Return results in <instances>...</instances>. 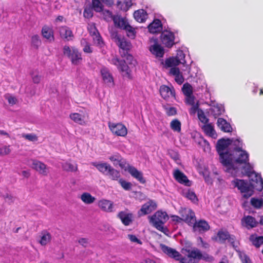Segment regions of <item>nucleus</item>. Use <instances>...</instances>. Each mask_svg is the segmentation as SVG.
<instances>
[{
	"mask_svg": "<svg viewBox=\"0 0 263 263\" xmlns=\"http://www.w3.org/2000/svg\"><path fill=\"white\" fill-rule=\"evenodd\" d=\"M162 250L163 252L167 254L169 257L174 258L177 260H180L181 254L175 249L168 247L165 245H162Z\"/></svg>",
	"mask_w": 263,
	"mask_h": 263,
	"instance_id": "nucleus-23",
	"label": "nucleus"
},
{
	"mask_svg": "<svg viewBox=\"0 0 263 263\" xmlns=\"http://www.w3.org/2000/svg\"><path fill=\"white\" fill-rule=\"evenodd\" d=\"M115 39L117 44L123 51V54H125L126 53H127L131 48L130 43L124 37L119 35H116Z\"/></svg>",
	"mask_w": 263,
	"mask_h": 263,
	"instance_id": "nucleus-15",
	"label": "nucleus"
},
{
	"mask_svg": "<svg viewBox=\"0 0 263 263\" xmlns=\"http://www.w3.org/2000/svg\"><path fill=\"white\" fill-rule=\"evenodd\" d=\"M132 0H120L117 2V7L123 11H127L132 6Z\"/></svg>",
	"mask_w": 263,
	"mask_h": 263,
	"instance_id": "nucleus-34",
	"label": "nucleus"
},
{
	"mask_svg": "<svg viewBox=\"0 0 263 263\" xmlns=\"http://www.w3.org/2000/svg\"><path fill=\"white\" fill-rule=\"evenodd\" d=\"M88 30L90 35L92 36V37L96 36L97 34H99L97 29L93 25H90L88 27Z\"/></svg>",
	"mask_w": 263,
	"mask_h": 263,
	"instance_id": "nucleus-62",
	"label": "nucleus"
},
{
	"mask_svg": "<svg viewBox=\"0 0 263 263\" xmlns=\"http://www.w3.org/2000/svg\"><path fill=\"white\" fill-rule=\"evenodd\" d=\"M81 44L82 46H83V50L84 52L90 53L92 52V50L90 47V45L86 39H83L81 41Z\"/></svg>",
	"mask_w": 263,
	"mask_h": 263,
	"instance_id": "nucleus-46",
	"label": "nucleus"
},
{
	"mask_svg": "<svg viewBox=\"0 0 263 263\" xmlns=\"http://www.w3.org/2000/svg\"><path fill=\"white\" fill-rule=\"evenodd\" d=\"M126 31L127 35L129 37L134 39L136 36L135 28L131 26L129 24L125 29Z\"/></svg>",
	"mask_w": 263,
	"mask_h": 263,
	"instance_id": "nucleus-49",
	"label": "nucleus"
},
{
	"mask_svg": "<svg viewBox=\"0 0 263 263\" xmlns=\"http://www.w3.org/2000/svg\"><path fill=\"white\" fill-rule=\"evenodd\" d=\"M100 72L103 82L107 86L113 87L115 85L114 80L109 70L106 67H103L101 69Z\"/></svg>",
	"mask_w": 263,
	"mask_h": 263,
	"instance_id": "nucleus-13",
	"label": "nucleus"
},
{
	"mask_svg": "<svg viewBox=\"0 0 263 263\" xmlns=\"http://www.w3.org/2000/svg\"><path fill=\"white\" fill-rule=\"evenodd\" d=\"M229 146L232 148H242L244 144L240 138H222L217 141L216 148H228Z\"/></svg>",
	"mask_w": 263,
	"mask_h": 263,
	"instance_id": "nucleus-7",
	"label": "nucleus"
},
{
	"mask_svg": "<svg viewBox=\"0 0 263 263\" xmlns=\"http://www.w3.org/2000/svg\"><path fill=\"white\" fill-rule=\"evenodd\" d=\"M220 163L226 171L233 175L241 168V173L248 177L250 183L254 190L263 189V180L260 174L253 170V165L249 163V154L243 149H217Z\"/></svg>",
	"mask_w": 263,
	"mask_h": 263,
	"instance_id": "nucleus-1",
	"label": "nucleus"
},
{
	"mask_svg": "<svg viewBox=\"0 0 263 263\" xmlns=\"http://www.w3.org/2000/svg\"><path fill=\"white\" fill-rule=\"evenodd\" d=\"M108 127L111 132L118 136L125 137L127 134V129L121 123H108Z\"/></svg>",
	"mask_w": 263,
	"mask_h": 263,
	"instance_id": "nucleus-10",
	"label": "nucleus"
},
{
	"mask_svg": "<svg viewBox=\"0 0 263 263\" xmlns=\"http://www.w3.org/2000/svg\"><path fill=\"white\" fill-rule=\"evenodd\" d=\"M170 127L174 132L179 133L181 131V123L178 119H174L170 123Z\"/></svg>",
	"mask_w": 263,
	"mask_h": 263,
	"instance_id": "nucleus-42",
	"label": "nucleus"
},
{
	"mask_svg": "<svg viewBox=\"0 0 263 263\" xmlns=\"http://www.w3.org/2000/svg\"><path fill=\"white\" fill-rule=\"evenodd\" d=\"M148 30L150 33L154 34L160 32L162 29V25L161 22L158 20H154L148 26Z\"/></svg>",
	"mask_w": 263,
	"mask_h": 263,
	"instance_id": "nucleus-27",
	"label": "nucleus"
},
{
	"mask_svg": "<svg viewBox=\"0 0 263 263\" xmlns=\"http://www.w3.org/2000/svg\"><path fill=\"white\" fill-rule=\"evenodd\" d=\"M250 240L252 244L257 248L263 244V236H261L252 235L250 237Z\"/></svg>",
	"mask_w": 263,
	"mask_h": 263,
	"instance_id": "nucleus-37",
	"label": "nucleus"
},
{
	"mask_svg": "<svg viewBox=\"0 0 263 263\" xmlns=\"http://www.w3.org/2000/svg\"><path fill=\"white\" fill-rule=\"evenodd\" d=\"M251 204L256 208H260L263 205V201L261 199L253 198L251 200Z\"/></svg>",
	"mask_w": 263,
	"mask_h": 263,
	"instance_id": "nucleus-52",
	"label": "nucleus"
},
{
	"mask_svg": "<svg viewBox=\"0 0 263 263\" xmlns=\"http://www.w3.org/2000/svg\"><path fill=\"white\" fill-rule=\"evenodd\" d=\"M51 238V236L49 233L47 231L42 232L40 243L42 246H45L50 242Z\"/></svg>",
	"mask_w": 263,
	"mask_h": 263,
	"instance_id": "nucleus-40",
	"label": "nucleus"
},
{
	"mask_svg": "<svg viewBox=\"0 0 263 263\" xmlns=\"http://www.w3.org/2000/svg\"><path fill=\"white\" fill-rule=\"evenodd\" d=\"M109 159L116 166L119 165L121 168L125 170L128 163L126 160L123 159L119 154H115L109 157Z\"/></svg>",
	"mask_w": 263,
	"mask_h": 263,
	"instance_id": "nucleus-21",
	"label": "nucleus"
},
{
	"mask_svg": "<svg viewBox=\"0 0 263 263\" xmlns=\"http://www.w3.org/2000/svg\"><path fill=\"white\" fill-rule=\"evenodd\" d=\"M103 16L106 21L109 22L111 20L114 21V17L116 15H113L112 13L108 10H105L103 11Z\"/></svg>",
	"mask_w": 263,
	"mask_h": 263,
	"instance_id": "nucleus-58",
	"label": "nucleus"
},
{
	"mask_svg": "<svg viewBox=\"0 0 263 263\" xmlns=\"http://www.w3.org/2000/svg\"><path fill=\"white\" fill-rule=\"evenodd\" d=\"M185 103L190 105L195 103V97L192 94L185 96Z\"/></svg>",
	"mask_w": 263,
	"mask_h": 263,
	"instance_id": "nucleus-61",
	"label": "nucleus"
},
{
	"mask_svg": "<svg viewBox=\"0 0 263 263\" xmlns=\"http://www.w3.org/2000/svg\"><path fill=\"white\" fill-rule=\"evenodd\" d=\"M217 124L218 127L224 132L229 133L232 130V128L230 123L223 118H218Z\"/></svg>",
	"mask_w": 263,
	"mask_h": 263,
	"instance_id": "nucleus-28",
	"label": "nucleus"
},
{
	"mask_svg": "<svg viewBox=\"0 0 263 263\" xmlns=\"http://www.w3.org/2000/svg\"><path fill=\"white\" fill-rule=\"evenodd\" d=\"M118 217L120 218L123 224L129 226L133 221V215L127 211H121L118 213Z\"/></svg>",
	"mask_w": 263,
	"mask_h": 263,
	"instance_id": "nucleus-22",
	"label": "nucleus"
},
{
	"mask_svg": "<svg viewBox=\"0 0 263 263\" xmlns=\"http://www.w3.org/2000/svg\"><path fill=\"white\" fill-rule=\"evenodd\" d=\"M5 98L8 100L9 103L11 105H14L16 103L17 99L14 97L10 95L5 96Z\"/></svg>",
	"mask_w": 263,
	"mask_h": 263,
	"instance_id": "nucleus-63",
	"label": "nucleus"
},
{
	"mask_svg": "<svg viewBox=\"0 0 263 263\" xmlns=\"http://www.w3.org/2000/svg\"><path fill=\"white\" fill-rule=\"evenodd\" d=\"M190 105L191 106L190 109V113L191 115H194L196 112H198V110L200 109L199 108V104L198 103H195Z\"/></svg>",
	"mask_w": 263,
	"mask_h": 263,
	"instance_id": "nucleus-60",
	"label": "nucleus"
},
{
	"mask_svg": "<svg viewBox=\"0 0 263 263\" xmlns=\"http://www.w3.org/2000/svg\"><path fill=\"white\" fill-rule=\"evenodd\" d=\"M192 226L193 227L194 231H198L200 233L208 231L210 228L209 223L204 220H200L198 221L195 220Z\"/></svg>",
	"mask_w": 263,
	"mask_h": 263,
	"instance_id": "nucleus-20",
	"label": "nucleus"
},
{
	"mask_svg": "<svg viewBox=\"0 0 263 263\" xmlns=\"http://www.w3.org/2000/svg\"><path fill=\"white\" fill-rule=\"evenodd\" d=\"M181 252L184 256L181 257L180 263H196L202 258L201 252L195 248H183Z\"/></svg>",
	"mask_w": 263,
	"mask_h": 263,
	"instance_id": "nucleus-3",
	"label": "nucleus"
},
{
	"mask_svg": "<svg viewBox=\"0 0 263 263\" xmlns=\"http://www.w3.org/2000/svg\"><path fill=\"white\" fill-rule=\"evenodd\" d=\"M229 233L227 231H219L217 233V240L221 243H224L229 237Z\"/></svg>",
	"mask_w": 263,
	"mask_h": 263,
	"instance_id": "nucleus-43",
	"label": "nucleus"
},
{
	"mask_svg": "<svg viewBox=\"0 0 263 263\" xmlns=\"http://www.w3.org/2000/svg\"><path fill=\"white\" fill-rule=\"evenodd\" d=\"M202 129L207 136L214 139L216 138V133L214 128V126L211 124H205L203 126Z\"/></svg>",
	"mask_w": 263,
	"mask_h": 263,
	"instance_id": "nucleus-33",
	"label": "nucleus"
},
{
	"mask_svg": "<svg viewBox=\"0 0 263 263\" xmlns=\"http://www.w3.org/2000/svg\"><path fill=\"white\" fill-rule=\"evenodd\" d=\"M198 117L199 120L203 123H206L209 119L205 116L204 111L201 109H199L198 110Z\"/></svg>",
	"mask_w": 263,
	"mask_h": 263,
	"instance_id": "nucleus-50",
	"label": "nucleus"
},
{
	"mask_svg": "<svg viewBox=\"0 0 263 263\" xmlns=\"http://www.w3.org/2000/svg\"><path fill=\"white\" fill-rule=\"evenodd\" d=\"M22 137L31 142H35L37 140V136L34 134H22Z\"/></svg>",
	"mask_w": 263,
	"mask_h": 263,
	"instance_id": "nucleus-54",
	"label": "nucleus"
},
{
	"mask_svg": "<svg viewBox=\"0 0 263 263\" xmlns=\"http://www.w3.org/2000/svg\"><path fill=\"white\" fill-rule=\"evenodd\" d=\"M81 200L85 204H90L92 203L96 200V198L87 192L83 193L80 197Z\"/></svg>",
	"mask_w": 263,
	"mask_h": 263,
	"instance_id": "nucleus-36",
	"label": "nucleus"
},
{
	"mask_svg": "<svg viewBox=\"0 0 263 263\" xmlns=\"http://www.w3.org/2000/svg\"><path fill=\"white\" fill-rule=\"evenodd\" d=\"M31 43L33 46L35 47V48H38L41 43L39 36L37 35H34L32 36L31 39Z\"/></svg>",
	"mask_w": 263,
	"mask_h": 263,
	"instance_id": "nucleus-55",
	"label": "nucleus"
},
{
	"mask_svg": "<svg viewBox=\"0 0 263 263\" xmlns=\"http://www.w3.org/2000/svg\"><path fill=\"white\" fill-rule=\"evenodd\" d=\"M182 91L185 96L192 95L193 93L192 87L188 83L184 84L182 87Z\"/></svg>",
	"mask_w": 263,
	"mask_h": 263,
	"instance_id": "nucleus-51",
	"label": "nucleus"
},
{
	"mask_svg": "<svg viewBox=\"0 0 263 263\" xmlns=\"http://www.w3.org/2000/svg\"><path fill=\"white\" fill-rule=\"evenodd\" d=\"M167 219L168 215L165 212L158 211L151 217L150 222L157 230L164 232L165 229L163 226Z\"/></svg>",
	"mask_w": 263,
	"mask_h": 263,
	"instance_id": "nucleus-5",
	"label": "nucleus"
},
{
	"mask_svg": "<svg viewBox=\"0 0 263 263\" xmlns=\"http://www.w3.org/2000/svg\"><path fill=\"white\" fill-rule=\"evenodd\" d=\"M157 40H154V44L149 47V51L157 58L163 57L164 51L163 48L157 43Z\"/></svg>",
	"mask_w": 263,
	"mask_h": 263,
	"instance_id": "nucleus-26",
	"label": "nucleus"
},
{
	"mask_svg": "<svg viewBox=\"0 0 263 263\" xmlns=\"http://www.w3.org/2000/svg\"><path fill=\"white\" fill-rule=\"evenodd\" d=\"M184 196L188 199L191 200L193 203H196L198 201V198L195 192L191 190H188L183 192Z\"/></svg>",
	"mask_w": 263,
	"mask_h": 263,
	"instance_id": "nucleus-41",
	"label": "nucleus"
},
{
	"mask_svg": "<svg viewBox=\"0 0 263 263\" xmlns=\"http://www.w3.org/2000/svg\"><path fill=\"white\" fill-rule=\"evenodd\" d=\"M62 167L63 170L69 172H74L77 171V166L75 164H72L69 162H65L62 164Z\"/></svg>",
	"mask_w": 263,
	"mask_h": 263,
	"instance_id": "nucleus-45",
	"label": "nucleus"
},
{
	"mask_svg": "<svg viewBox=\"0 0 263 263\" xmlns=\"http://www.w3.org/2000/svg\"><path fill=\"white\" fill-rule=\"evenodd\" d=\"M112 202L107 200H101L98 202L99 207L103 211L105 212H112Z\"/></svg>",
	"mask_w": 263,
	"mask_h": 263,
	"instance_id": "nucleus-30",
	"label": "nucleus"
},
{
	"mask_svg": "<svg viewBox=\"0 0 263 263\" xmlns=\"http://www.w3.org/2000/svg\"><path fill=\"white\" fill-rule=\"evenodd\" d=\"M211 111L213 115L216 117L221 115L223 111V109L222 106H214L211 108Z\"/></svg>",
	"mask_w": 263,
	"mask_h": 263,
	"instance_id": "nucleus-48",
	"label": "nucleus"
},
{
	"mask_svg": "<svg viewBox=\"0 0 263 263\" xmlns=\"http://www.w3.org/2000/svg\"><path fill=\"white\" fill-rule=\"evenodd\" d=\"M119 182L121 186L126 191H129L131 189L132 184L130 182H127L122 179L119 180Z\"/></svg>",
	"mask_w": 263,
	"mask_h": 263,
	"instance_id": "nucleus-53",
	"label": "nucleus"
},
{
	"mask_svg": "<svg viewBox=\"0 0 263 263\" xmlns=\"http://www.w3.org/2000/svg\"><path fill=\"white\" fill-rule=\"evenodd\" d=\"M168 154L170 155L171 157L174 160V161L177 163L179 164L180 163V160L179 159V156L176 152H175L174 149H168Z\"/></svg>",
	"mask_w": 263,
	"mask_h": 263,
	"instance_id": "nucleus-47",
	"label": "nucleus"
},
{
	"mask_svg": "<svg viewBox=\"0 0 263 263\" xmlns=\"http://www.w3.org/2000/svg\"><path fill=\"white\" fill-rule=\"evenodd\" d=\"M186 51H184L182 50H178L175 57H171L165 59L164 67L168 68L170 67H177L179 65H182L183 68L182 71H187L189 72L190 66L186 64L185 59Z\"/></svg>",
	"mask_w": 263,
	"mask_h": 263,
	"instance_id": "nucleus-2",
	"label": "nucleus"
},
{
	"mask_svg": "<svg viewBox=\"0 0 263 263\" xmlns=\"http://www.w3.org/2000/svg\"><path fill=\"white\" fill-rule=\"evenodd\" d=\"M42 35L46 39L49 41L53 40L54 36L52 30L48 27L44 26L42 30Z\"/></svg>",
	"mask_w": 263,
	"mask_h": 263,
	"instance_id": "nucleus-35",
	"label": "nucleus"
},
{
	"mask_svg": "<svg viewBox=\"0 0 263 263\" xmlns=\"http://www.w3.org/2000/svg\"><path fill=\"white\" fill-rule=\"evenodd\" d=\"M92 165L95 166L100 172L107 175L108 174L111 166L107 163L93 162Z\"/></svg>",
	"mask_w": 263,
	"mask_h": 263,
	"instance_id": "nucleus-32",
	"label": "nucleus"
},
{
	"mask_svg": "<svg viewBox=\"0 0 263 263\" xmlns=\"http://www.w3.org/2000/svg\"><path fill=\"white\" fill-rule=\"evenodd\" d=\"M92 39L94 43L96 44L97 46L101 47L104 45L102 39L99 33L98 34H97L96 36H93Z\"/></svg>",
	"mask_w": 263,
	"mask_h": 263,
	"instance_id": "nucleus-57",
	"label": "nucleus"
},
{
	"mask_svg": "<svg viewBox=\"0 0 263 263\" xmlns=\"http://www.w3.org/2000/svg\"><path fill=\"white\" fill-rule=\"evenodd\" d=\"M234 187H237L241 193L243 194V197L248 198L253 194V187L247 181L242 179H235L232 182Z\"/></svg>",
	"mask_w": 263,
	"mask_h": 263,
	"instance_id": "nucleus-4",
	"label": "nucleus"
},
{
	"mask_svg": "<svg viewBox=\"0 0 263 263\" xmlns=\"http://www.w3.org/2000/svg\"><path fill=\"white\" fill-rule=\"evenodd\" d=\"M70 118L74 122H75L76 123H77L79 124L83 125V124H85L84 117L82 116L81 115H80L78 113L71 114L70 115Z\"/></svg>",
	"mask_w": 263,
	"mask_h": 263,
	"instance_id": "nucleus-39",
	"label": "nucleus"
},
{
	"mask_svg": "<svg viewBox=\"0 0 263 263\" xmlns=\"http://www.w3.org/2000/svg\"><path fill=\"white\" fill-rule=\"evenodd\" d=\"M156 204L154 201L150 200L147 202L142 206L140 210L138 212L139 216L149 214L156 209Z\"/></svg>",
	"mask_w": 263,
	"mask_h": 263,
	"instance_id": "nucleus-16",
	"label": "nucleus"
},
{
	"mask_svg": "<svg viewBox=\"0 0 263 263\" xmlns=\"http://www.w3.org/2000/svg\"><path fill=\"white\" fill-rule=\"evenodd\" d=\"M59 33L61 37L67 41H71L73 38L72 30L67 26L60 27L59 28Z\"/></svg>",
	"mask_w": 263,
	"mask_h": 263,
	"instance_id": "nucleus-25",
	"label": "nucleus"
},
{
	"mask_svg": "<svg viewBox=\"0 0 263 263\" xmlns=\"http://www.w3.org/2000/svg\"><path fill=\"white\" fill-rule=\"evenodd\" d=\"M124 170L128 171L132 177L137 179L141 183L144 184L145 183L146 181L143 176V173L138 171L136 167L128 164V166H127V167H126Z\"/></svg>",
	"mask_w": 263,
	"mask_h": 263,
	"instance_id": "nucleus-14",
	"label": "nucleus"
},
{
	"mask_svg": "<svg viewBox=\"0 0 263 263\" xmlns=\"http://www.w3.org/2000/svg\"><path fill=\"white\" fill-rule=\"evenodd\" d=\"M179 214L182 217V220H184L189 225L192 226L194 224L195 220L194 212L190 209L181 208L179 211Z\"/></svg>",
	"mask_w": 263,
	"mask_h": 263,
	"instance_id": "nucleus-11",
	"label": "nucleus"
},
{
	"mask_svg": "<svg viewBox=\"0 0 263 263\" xmlns=\"http://www.w3.org/2000/svg\"><path fill=\"white\" fill-rule=\"evenodd\" d=\"M63 53L70 59L72 64L78 65L81 63L82 60L81 53L77 48L73 47L64 46Z\"/></svg>",
	"mask_w": 263,
	"mask_h": 263,
	"instance_id": "nucleus-6",
	"label": "nucleus"
},
{
	"mask_svg": "<svg viewBox=\"0 0 263 263\" xmlns=\"http://www.w3.org/2000/svg\"><path fill=\"white\" fill-rule=\"evenodd\" d=\"M169 68H170L169 74L174 77L175 81L177 84H182L184 81V79L179 68L176 66L170 67Z\"/></svg>",
	"mask_w": 263,
	"mask_h": 263,
	"instance_id": "nucleus-17",
	"label": "nucleus"
},
{
	"mask_svg": "<svg viewBox=\"0 0 263 263\" xmlns=\"http://www.w3.org/2000/svg\"><path fill=\"white\" fill-rule=\"evenodd\" d=\"M110 0H92V4L94 10L97 12H101L103 10L102 3H107Z\"/></svg>",
	"mask_w": 263,
	"mask_h": 263,
	"instance_id": "nucleus-38",
	"label": "nucleus"
},
{
	"mask_svg": "<svg viewBox=\"0 0 263 263\" xmlns=\"http://www.w3.org/2000/svg\"><path fill=\"white\" fill-rule=\"evenodd\" d=\"M111 179L117 180L120 177V173L112 167L110 168L108 174H107Z\"/></svg>",
	"mask_w": 263,
	"mask_h": 263,
	"instance_id": "nucleus-44",
	"label": "nucleus"
},
{
	"mask_svg": "<svg viewBox=\"0 0 263 263\" xmlns=\"http://www.w3.org/2000/svg\"><path fill=\"white\" fill-rule=\"evenodd\" d=\"M228 242L232 246V247L237 251L238 248V242L236 241L235 237L234 235H230L229 234L228 237Z\"/></svg>",
	"mask_w": 263,
	"mask_h": 263,
	"instance_id": "nucleus-56",
	"label": "nucleus"
},
{
	"mask_svg": "<svg viewBox=\"0 0 263 263\" xmlns=\"http://www.w3.org/2000/svg\"><path fill=\"white\" fill-rule=\"evenodd\" d=\"M173 175L176 180L179 183L188 186L191 185V181L187 179V177L179 170H175L174 171Z\"/></svg>",
	"mask_w": 263,
	"mask_h": 263,
	"instance_id": "nucleus-19",
	"label": "nucleus"
},
{
	"mask_svg": "<svg viewBox=\"0 0 263 263\" xmlns=\"http://www.w3.org/2000/svg\"><path fill=\"white\" fill-rule=\"evenodd\" d=\"M160 93L162 97L165 100L171 98H174L175 96V90L173 87H170L166 85H162L160 88Z\"/></svg>",
	"mask_w": 263,
	"mask_h": 263,
	"instance_id": "nucleus-18",
	"label": "nucleus"
},
{
	"mask_svg": "<svg viewBox=\"0 0 263 263\" xmlns=\"http://www.w3.org/2000/svg\"><path fill=\"white\" fill-rule=\"evenodd\" d=\"M32 78L33 82L35 83H39L41 80V77L39 75L37 72L32 73Z\"/></svg>",
	"mask_w": 263,
	"mask_h": 263,
	"instance_id": "nucleus-64",
	"label": "nucleus"
},
{
	"mask_svg": "<svg viewBox=\"0 0 263 263\" xmlns=\"http://www.w3.org/2000/svg\"><path fill=\"white\" fill-rule=\"evenodd\" d=\"M114 23L116 26L123 29H125L129 25L127 20L125 18L121 17L118 15L114 17Z\"/></svg>",
	"mask_w": 263,
	"mask_h": 263,
	"instance_id": "nucleus-31",
	"label": "nucleus"
},
{
	"mask_svg": "<svg viewBox=\"0 0 263 263\" xmlns=\"http://www.w3.org/2000/svg\"><path fill=\"white\" fill-rule=\"evenodd\" d=\"M239 256L242 263H252L250 258L244 252H239Z\"/></svg>",
	"mask_w": 263,
	"mask_h": 263,
	"instance_id": "nucleus-59",
	"label": "nucleus"
},
{
	"mask_svg": "<svg viewBox=\"0 0 263 263\" xmlns=\"http://www.w3.org/2000/svg\"><path fill=\"white\" fill-rule=\"evenodd\" d=\"M242 225L248 229H252L257 226L258 222L251 216H245L241 219Z\"/></svg>",
	"mask_w": 263,
	"mask_h": 263,
	"instance_id": "nucleus-24",
	"label": "nucleus"
},
{
	"mask_svg": "<svg viewBox=\"0 0 263 263\" xmlns=\"http://www.w3.org/2000/svg\"><path fill=\"white\" fill-rule=\"evenodd\" d=\"M109 61L111 64L117 67V69L122 73L124 77L128 79L132 78L131 71L125 61L116 57L109 60Z\"/></svg>",
	"mask_w": 263,
	"mask_h": 263,
	"instance_id": "nucleus-8",
	"label": "nucleus"
},
{
	"mask_svg": "<svg viewBox=\"0 0 263 263\" xmlns=\"http://www.w3.org/2000/svg\"><path fill=\"white\" fill-rule=\"evenodd\" d=\"M135 19L139 23L145 22L148 17V14L145 10L139 9L135 11L134 13Z\"/></svg>",
	"mask_w": 263,
	"mask_h": 263,
	"instance_id": "nucleus-29",
	"label": "nucleus"
},
{
	"mask_svg": "<svg viewBox=\"0 0 263 263\" xmlns=\"http://www.w3.org/2000/svg\"><path fill=\"white\" fill-rule=\"evenodd\" d=\"M161 41L166 47L171 48L175 44V33L170 30L162 31L160 36Z\"/></svg>",
	"mask_w": 263,
	"mask_h": 263,
	"instance_id": "nucleus-9",
	"label": "nucleus"
},
{
	"mask_svg": "<svg viewBox=\"0 0 263 263\" xmlns=\"http://www.w3.org/2000/svg\"><path fill=\"white\" fill-rule=\"evenodd\" d=\"M28 165L41 174L47 175L48 169L46 165L42 162L35 159H32L28 162Z\"/></svg>",
	"mask_w": 263,
	"mask_h": 263,
	"instance_id": "nucleus-12",
	"label": "nucleus"
}]
</instances>
